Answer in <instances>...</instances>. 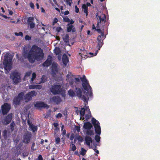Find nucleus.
I'll return each mask as SVG.
<instances>
[{
  "mask_svg": "<svg viewBox=\"0 0 160 160\" xmlns=\"http://www.w3.org/2000/svg\"><path fill=\"white\" fill-rule=\"evenodd\" d=\"M24 95V93L22 92L20 93L17 97H15L13 100V103L14 104L17 105H18L23 100L24 101V98L23 97Z\"/></svg>",
  "mask_w": 160,
  "mask_h": 160,
  "instance_id": "nucleus-10",
  "label": "nucleus"
},
{
  "mask_svg": "<svg viewBox=\"0 0 160 160\" xmlns=\"http://www.w3.org/2000/svg\"><path fill=\"white\" fill-rule=\"evenodd\" d=\"M31 138V134L30 133H26L23 136L22 141L24 143H28L30 142Z\"/></svg>",
  "mask_w": 160,
  "mask_h": 160,
  "instance_id": "nucleus-13",
  "label": "nucleus"
},
{
  "mask_svg": "<svg viewBox=\"0 0 160 160\" xmlns=\"http://www.w3.org/2000/svg\"><path fill=\"white\" fill-rule=\"evenodd\" d=\"M64 41L66 42H68L69 39V37L68 35L66 34L63 37Z\"/></svg>",
  "mask_w": 160,
  "mask_h": 160,
  "instance_id": "nucleus-33",
  "label": "nucleus"
},
{
  "mask_svg": "<svg viewBox=\"0 0 160 160\" xmlns=\"http://www.w3.org/2000/svg\"><path fill=\"white\" fill-rule=\"evenodd\" d=\"M63 19L65 22H70V19L67 17L64 18Z\"/></svg>",
  "mask_w": 160,
  "mask_h": 160,
  "instance_id": "nucleus-44",
  "label": "nucleus"
},
{
  "mask_svg": "<svg viewBox=\"0 0 160 160\" xmlns=\"http://www.w3.org/2000/svg\"><path fill=\"white\" fill-rule=\"evenodd\" d=\"M13 13V12L11 11H9V14L11 15H12V14Z\"/></svg>",
  "mask_w": 160,
  "mask_h": 160,
  "instance_id": "nucleus-60",
  "label": "nucleus"
},
{
  "mask_svg": "<svg viewBox=\"0 0 160 160\" xmlns=\"http://www.w3.org/2000/svg\"><path fill=\"white\" fill-rule=\"evenodd\" d=\"M86 110V108L85 109L84 108H81V110L80 111V119H82V120H83L84 119V118L83 117L85 112V110Z\"/></svg>",
  "mask_w": 160,
  "mask_h": 160,
  "instance_id": "nucleus-24",
  "label": "nucleus"
},
{
  "mask_svg": "<svg viewBox=\"0 0 160 160\" xmlns=\"http://www.w3.org/2000/svg\"><path fill=\"white\" fill-rule=\"evenodd\" d=\"M86 152V150H85L83 148H82L81 153L82 155H84Z\"/></svg>",
  "mask_w": 160,
  "mask_h": 160,
  "instance_id": "nucleus-37",
  "label": "nucleus"
},
{
  "mask_svg": "<svg viewBox=\"0 0 160 160\" xmlns=\"http://www.w3.org/2000/svg\"><path fill=\"white\" fill-rule=\"evenodd\" d=\"M74 134H72L70 137V140H73V138H74Z\"/></svg>",
  "mask_w": 160,
  "mask_h": 160,
  "instance_id": "nucleus-54",
  "label": "nucleus"
},
{
  "mask_svg": "<svg viewBox=\"0 0 160 160\" xmlns=\"http://www.w3.org/2000/svg\"><path fill=\"white\" fill-rule=\"evenodd\" d=\"M86 110L88 112V113L85 115V118L86 120H88L91 116V113L90 112V109L88 107H85Z\"/></svg>",
  "mask_w": 160,
  "mask_h": 160,
  "instance_id": "nucleus-25",
  "label": "nucleus"
},
{
  "mask_svg": "<svg viewBox=\"0 0 160 160\" xmlns=\"http://www.w3.org/2000/svg\"><path fill=\"white\" fill-rule=\"evenodd\" d=\"M60 138H55V143L56 144H58L60 142Z\"/></svg>",
  "mask_w": 160,
  "mask_h": 160,
  "instance_id": "nucleus-36",
  "label": "nucleus"
},
{
  "mask_svg": "<svg viewBox=\"0 0 160 160\" xmlns=\"http://www.w3.org/2000/svg\"><path fill=\"white\" fill-rule=\"evenodd\" d=\"M12 117V114L10 113L8 114L3 121V123L5 124L9 123L11 121Z\"/></svg>",
  "mask_w": 160,
  "mask_h": 160,
  "instance_id": "nucleus-15",
  "label": "nucleus"
},
{
  "mask_svg": "<svg viewBox=\"0 0 160 160\" xmlns=\"http://www.w3.org/2000/svg\"><path fill=\"white\" fill-rule=\"evenodd\" d=\"M52 61V57L49 56H48L47 59L43 63V66L44 67H48L51 64Z\"/></svg>",
  "mask_w": 160,
  "mask_h": 160,
  "instance_id": "nucleus-16",
  "label": "nucleus"
},
{
  "mask_svg": "<svg viewBox=\"0 0 160 160\" xmlns=\"http://www.w3.org/2000/svg\"><path fill=\"white\" fill-rule=\"evenodd\" d=\"M27 122L29 125V128L33 132L37 131V127L36 126H34L32 124V122L29 120H28Z\"/></svg>",
  "mask_w": 160,
  "mask_h": 160,
  "instance_id": "nucleus-18",
  "label": "nucleus"
},
{
  "mask_svg": "<svg viewBox=\"0 0 160 160\" xmlns=\"http://www.w3.org/2000/svg\"><path fill=\"white\" fill-rule=\"evenodd\" d=\"M92 124L94 126L96 133L99 135H100L101 132L100 123L94 118H92Z\"/></svg>",
  "mask_w": 160,
  "mask_h": 160,
  "instance_id": "nucleus-8",
  "label": "nucleus"
},
{
  "mask_svg": "<svg viewBox=\"0 0 160 160\" xmlns=\"http://www.w3.org/2000/svg\"><path fill=\"white\" fill-rule=\"evenodd\" d=\"M75 12L77 13H78L79 12V8H78L77 6H76L75 7Z\"/></svg>",
  "mask_w": 160,
  "mask_h": 160,
  "instance_id": "nucleus-52",
  "label": "nucleus"
},
{
  "mask_svg": "<svg viewBox=\"0 0 160 160\" xmlns=\"http://www.w3.org/2000/svg\"><path fill=\"white\" fill-rule=\"evenodd\" d=\"M30 5L31 8H34V5L33 3L31 2L30 3Z\"/></svg>",
  "mask_w": 160,
  "mask_h": 160,
  "instance_id": "nucleus-49",
  "label": "nucleus"
},
{
  "mask_svg": "<svg viewBox=\"0 0 160 160\" xmlns=\"http://www.w3.org/2000/svg\"><path fill=\"white\" fill-rule=\"evenodd\" d=\"M67 80L68 82H69L70 84L72 85L73 84V80L72 79V77L70 75H67Z\"/></svg>",
  "mask_w": 160,
  "mask_h": 160,
  "instance_id": "nucleus-27",
  "label": "nucleus"
},
{
  "mask_svg": "<svg viewBox=\"0 0 160 160\" xmlns=\"http://www.w3.org/2000/svg\"><path fill=\"white\" fill-rule=\"evenodd\" d=\"M15 35L17 36H20L22 37L23 36V33L21 32H20L19 33L15 32Z\"/></svg>",
  "mask_w": 160,
  "mask_h": 160,
  "instance_id": "nucleus-39",
  "label": "nucleus"
},
{
  "mask_svg": "<svg viewBox=\"0 0 160 160\" xmlns=\"http://www.w3.org/2000/svg\"><path fill=\"white\" fill-rule=\"evenodd\" d=\"M83 52H81L80 53H79V54L81 55V56L82 57H83V56H86L85 53L86 51L84 50H83Z\"/></svg>",
  "mask_w": 160,
  "mask_h": 160,
  "instance_id": "nucleus-40",
  "label": "nucleus"
},
{
  "mask_svg": "<svg viewBox=\"0 0 160 160\" xmlns=\"http://www.w3.org/2000/svg\"><path fill=\"white\" fill-rule=\"evenodd\" d=\"M50 100L51 102H54L56 103H58L61 101L60 98L58 97H53L50 98Z\"/></svg>",
  "mask_w": 160,
  "mask_h": 160,
  "instance_id": "nucleus-19",
  "label": "nucleus"
},
{
  "mask_svg": "<svg viewBox=\"0 0 160 160\" xmlns=\"http://www.w3.org/2000/svg\"><path fill=\"white\" fill-rule=\"evenodd\" d=\"M85 141L87 145L88 146H90V144L92 142V140L90 137L87 136L85 138Z\"/></svg>",
  "mask_w": 160,
  "mask_h": 160,
  "instance_id": "nucleus-23",
  "label": "nucleus"
},
{
  "mask_svg": "<svg viewBox=\"0 0 160 160\" xmlns=\"http://www.w3.org/2000/svg\"><path fill=\"white\" fill-rule=\"evenodd\" d=\"M68 93L69 95L72 97H74L75 96V93L72 90L70 89L69 90Z\"/></svg>",
  "mask_w": 160,
  "mask_h": 160,
  "instance_id": "nucleus-32",
  "label": "nucleus"
},
{
  "mask_svg": "<svg viewBox=\"0 0 160 160\" xmlns=\"http://www.w3.org/2000/svg\"><path fill=\"white\" fill-rule=\"evenodd\" d=\"M28 47H24L23 55L25 58H27L30 62L33 63L36 60L39 61L43 58V50L37 46H32L28 53Z\"/></svg>",
  "mask_w": 160,
  "mask_h": 160,
  "instance_id": "nucleus-1",
  "label": "nucleus"
},
{
  "mask_svg": "<svg viewBox=\"0 0 160 160\" xmlns=\"http://www.w3.org/2000/svg\"><path fill=\"white\" fill-rule=\"evenodd\" d=\"M10 55L7 53H6L4 57V65L5 70V72L6 74L9 72L11 68V62L12 59L9 56Z\"/></svg>",
  "mask_w": 160,
  "mask_h": 160,
  "instance_id": "nucleus-5",
  "label": "nucleus"
},
{
  "mask_svg": "<svg viewBox=\"0 0 160 160\" xmlns=\"http://www.w3.org/2000/svg\"><path fill=\"white\" fill-rule=\"evenodd\" d=\"M65 1L67 4H68L69 6H71L72 3V2H71L70 0H64Z\"/></svg>",
  "mask_w": 160,
  "mask_h": 160,
  "instance_id": "nucleus-43",
  "label": "nucleus"
},
{
  "mask_svg": "<svg viewBox=\"0 0 160 160\" xmlns=\"http://www.w3.org/2000/svg\"><path fill=\"white\" fill-rule=\"evenodd\" d=\"M59 49H56L55 50L54 52L55 53L56 55H58L59 54Z\"/></svg>",
  "mask_w": 160,
  "mask_h": 160,
  "instance_id": "nucleus-47",
  "label": "nucleus"
},
{
  "mask_svg": "<svg viewBox=\"0 0 160 160\" xmlns=\"http://www.w3.org/2000/svg\"><path fill=\"white\" fill-rule=\"evenodd\" d=\"M61 86L59 84H56L52 85L50 88L51 92L54 94H58L62 91Z\"/></svg>",
  "mask_w": 160,
  "mask_h": 160,
  "instance_id": "nucleus-6",
  "label": "nucleus"
},
{
  "mask_svg": "<svg viewBox=\"0 0 160 160\" xmlns=\"http://www.w3.org/2000/svg\"><path fill=\"white\" fill-rule=\"evenodd\" d=\"M69 13V12L68 11H66L65 12L64 14L65 15H68Z\"/></svg>",
  "mask_w": 160,
  "mask_h": 160,
  "instance_id": "nucleus-58",
  "label": "nucleus"
},
{
  "mask_svg": "<svg viewBox=\"0 0 160 160\" xmlns=\"http://www.w3.org/2000/svg\"><path fill=\"white\" fill-rule=\"evenodd\" d=\"M78 140L79 142H81L82 141V138L80 136L77 135L76 136L74 139V143H75L76 141Z\"/></svg>",
  "mask_w": 160,
  "mask_h": 160,
  "instance_id": "nucleus-26",
  "label": "nucleus"
},
{
  "mask_svg": "<svg viewBox=\"0 0 160 160\" xmlns=\"http://www.w3.org/2000/svg\"><path fill=\"white\" fill-rule=\"evenodd\" d=\"M25 39L26 40H30L31 39V38L28 35H26L25 37Z\"/></svg>",
  "mask_w": 160,
  "mask_h": 160,
  "instance_id": "nucleus-42",
  "label": "nucleus"
},
{
  "mask_svg": "<svg viewBox=\"0 0 160 160\" xmlns=\"http://www.w3.org/2000/svg\"><path fill=\"white\" fill-rule=\"evenodd\" d=\"M62 134L63 135H65L66 133V131L65 130H62Z\"/></svg>",
  "mask_w": 160,
  "mask_h": 160,
  "instance_id": "nucleus-57",
  "label": "nucleus"
},
{
  "mask_svg": "<svg viewBox=\"0 0 160 160\" xmlns=\"http://www.w3.org/2000/svg\"><path fill=\"white\" fill-rule=\"evenodd\" d=\"M11 78L12 79L14 83L17 84L21 81L20 77L17 71L12 72L10 75Z\"/></svg>",
  "mask_w": 160,
  "mask_h": 160,
  "instance_id": "nucleus-7",
  "label": "nucleus"
},
{
  "mask_svg": "<svg viewBox=\"0 0 160 160\" xmlns=\"http://www.w3.org/2000/svg\"><path fill=\"white\" fill-rule=\"evenodd\" d=\"M104 34L103 32H102L101 35H99L97 37L98 45L97 48L98 50H100L101 47L103 44V41L102 40V38L103 37Z\"/></svg>",
  "mask_w": 160,
  "mask_h": 160,
  "instance_id": "nucleus-12",
  "label": "nucleus"
},
{
  "mask_svg": "<svg viewBox=\"0 0 160 160\" xmlns=\"http://www.w3.org/2000/svg\"><path fill=\"white\" fill-rule=\"evenodd\" d=\"M62 60L63 64L66 66L69 60L67 56L64 54L62 57Z\"/></svg>",
  "mask_w": 160,
  "mask_h": 160,
  "instance_id": "nucleus-21",
  "label": "nucleus"
},
{
  "mask_svg": "<svg viewBox=\"0 0 160 160\" xmlns=\"http://www.w3.org/2000/svg\"><path fill=\"white\" fill-rule=\"evenodd\" d=\"M96 17L98 22L96 25L97 28L96 30L99 33L101 32L100 28H102L105 25L106 22V16L101 12H98L97 13Z\"/></svg>",
  "mask_w": 160,
  "mask_h": 160,
  "instance_id": "nucleus-4",
  "label": "nucleus"
},
{
  "mask_svg": "<svg viewBox=\"0 0 160 160\" xmlns=\"http://www.w3.org/2000/svg\"><path fill=\"white\" fill-rule=\"evenodd\" d=\"M34 21V18L33 17H29L28 19V23L33 22Z\"/></svg>",
  "mask_w": 160,
  "mask_h": 160,
  "instance_id": "nucleus-34",
  "label": "nucleus"
},
{
  "mask_svg": "<svg viewBox=\"0 0 160 160\" xmlns=\"http://www.w3.org/2000/svg\"><path fill=\"white\" fill-rule=\"evenodd\" d=\"M86 5H87V7H88V6H90L91 5L90 3H87Z\"/></svg>",
  "mask_w": 160,
  "mask_h": 160,
  "instance_id": "nucleus-62",
  "label": "nucleus"
},
{
  "mask_svg": "<svg viewBox=\"0 0 160 160\" xmlns=\"http://www.w3.org/2000/svg\"><path fill=\"white\" fill-rule=\"evenodd\" d=\"M75 130L78 132H79L80 130V127L79 126H76L75 127Z\"/></svg>",
  "mask_w": 160,
  "mask_h": 160,
  "instance_id": "nucleus-45",
  "label": "nucleus"
},
{
  "mask_svg": "<svg viewBox=\"0 0 160 160\" xmlns=\"http://www.w3.org/2000/svg\"><path fill=\"white\" fill-rule=\"evenodd\" d=\"M92 127V124L89 122L85 123L83 125V128L87 130L90 129Z\"/></svg>",
  "mask_w": 160,
  "mask_h": 160,
  "instance_id": "nucleus-20",
  "label": "nucleus"
},
{
  "mask_svg": "<svg viewBox=\"0 0 160 160\" xmlns=\"http://www.w3.org/2000/svg\"><path fill=\"white\" fill-rule=\"evenodd\" d=\"M35 108L38 109H40L41 108H48V105L43 102H37L34 105Z\"/></svg>",
  "mask_w": 160,
  "mask_h": 160,
  "instance_id": "nucleus-14",
  "label": "nucleus"
},
{
  "mask_svg": "<svg viewBox=\"0 0 160 160\" xmlns=\"http://www.w3.org/2000/svg\"><path fill=\"white\" fill-rule=\"evenodd\" d=\"M73 25H71L69 26L67 28V30L68 32H70L72 31V32H75L76 31L75 28H73Z\"/></svg>",
  "mask_w": 160,
  "mask_h": 160,
  "instance_id": "nucleus-28",
  "label": "nucleus"
},
{
  "mask_svg": "<svg viewBox=\"0 0 160 160\" xmlns=\"http://www.w3.org/2000/svg\"><path fill=\"white\" fill-rule=\"evenodd\" d=\"M11 105L5 103L1 107L2 113L3 115L6 114L11 109Z\"/></svg>",
  "mask_w": 160,
  "mask_h": 160,
  "instance_id": "nucleus-11",
  "label": "nucleus"
},
{
  "mask_svg": "<svg viewBox=\"0 0 160 160\" xmlns=\"http://www.w3.org/2000/svg\"><path fill=\"white\" fill-rule=\"evenodd\" d=\"M73 142H71V144L70 145V149L72 151H75L76 149V147L75 145L73 143Z\"/></svg>",
  "mask_w": 160,
  "mask_h": 160,
  "instance_id": "nucleus-31",
  "label": "nucleus"
},
{
  "mask_svg": "<svg viewBox=\"0 0 160 160\" xmlns=\"http://www.w3.org/2000/svg\"><path fill=\"white\" fill-rule=\"evenodd\" d=\"M59 68L58 64L55 62H53L52 64V74H55L58 72Z\"/></svg>",
  "mask_w": 160,
  "mask_h": 160,
  "instance_id": "nucleus-17",
  "label": "nucleus"
},
{
  "mask_svg": "<svg viewBox=\"0 0 160 160\" xmlns=\"http://www.w3.org/2000/svg\"><path fill=\"white\" fill-rule=\"evenodd\" d=\"M75 79L76 82H80V80L79 78H75Z\"/></svg>",
  "mask_w": 160,
  "mask_h": 160,
  "instance_id": "nucleus-56",
  "label": "nucleus"
},
{
  "mask_svg": "<svg viewBox=\"0 0 160 160\" xmlns=\"http://www.w3.org/2000/svg\"><path fill=\"white\" fill-rule=\"evenodd\" d=\"M82 8L83 9V11L86 14V16L88 15V7L86 4H84L82 6Z\"/></svg>",
  "mask_w": 160,
  "mask_h": 160,
  "instance_id": "nucleus-29",
  "label": "nucleus"
},
{
  "mask_svg": "<svg viewBox=\"0 0 160 160\" xmlns=\"http://www.w3.org/2000/svg\"><path fill=\"white\" fill-rule=\"evenodd\" d=\"M32 73V72H27L24 78V80H28V78H30L29 82L30 83L33 84L35 83L37 84H39L41 83H43L46 82L47 81V78L45 75H43L41 79V81L39 82H34V80L35 79L36 77V74L35 73H32V75L31 76Z\"/></svg>",
  "mask_w": 160,
  "mask_h": 160,
  "instance_id": "nucleus-3",
  "label": "nucleus"
},
{
  "mask_svg": "<svg viewBox=\"0 0 160 160\" xmlns=\"http://www.w3.org/2000/svg\"><path fill=\"white\" fill-rule=\"evenodd\" d=\"M81 80L82 82V86L84 89L88 92L87 93L84 92V95H82L81 90L80 88H76V92L77 96L79 98H81L86 102H88V99L89 98L88 95L91 97L92 93L91 92V87L89 84L88 81L86 79L85 75L82 78H81Z\"/></svg>",
  "mask_w": 160,
  "mask_h": 160,
  "instance_id": "nucleus-2",
  "label": "nucleus"
},
{
  "mask_svg": "<svg viewBox=\"0 0 160 160\" xmlns=\"http://www.w3.org/2000/svg\"><path fill=\"white\" fill-rule=\"evenodd\" d=\"M28 24L30 26V27L31 28H34L35 26V23H34L33 22L28 23Z\"/></svg>",
  "mask_w": 160,
  "mask_h": 160,
  "instance_id": "nucleus-38",
  "label": "nucleus"
},
{
  "mask_svg": "<svg viewBox=\"0 0 160 160\" xmlns=\"http://www.w3.org/2000/svg\"><path fill=\"white\" fill-rule=\"evenodd\" d=\"M100 137L98 135H96L95 137V139L96 142H99L100 141Z\"/></svg>",
  "mask_w": 160,
  "mask_h": 160,
  "instance_id": "nucleus-35",
  "label": "nucleus"
},
{
  "mask_svg": "<svg viewBox=\"0 0 160 160\" xmlns=\"http://www.w3.org/2000/svg\"><path fill=\"white\" fill-rule=\"evenodd\" d=\"M62 116V114L60 113H58V114H57L56 116V117L57 118H61Z\"/></svg>",
  "mask_w": 160,
  "mask_h": 160,
  "instance_id": "nucleus-46",
  "label": "nucleus"
},
{
  "mask_svg": "<svg viewBox=\"0 0 160 160\" xmlns=\"http://www.w3.org/2000/svg\"><path fill=\"white\" fill-rule=\"evenodd\" d=\"M44 142V140L43 139H42L41 142V144H42V145H43V144Z\"/></svg>",
  "mask_w": 160,
  "mask_h": 160,
  "instance_id": "nucleus-61",
  "label": "nucleus"
},
{
  "mask_svg": "<svg viewBox=\"0 0 160 160\" xmlns=\"http://www.w3.org/2000/svg\"><path fill=\"white\" fill-rule=\"evenodd\" d=\"M87 135L92 136L94 135V132L92 130L90 129L87 130L86 132Z\"/></svg>",
  "mask_w": 160,
  "mask_h": 160,
  "instance_id": "nucleus-30",
  "label": "nucleus"
},
{
  "mask_svg": "<svg viewBox=\"0 0 160 160\" xmlns=\"http://www.w3.org/2000/svg\"><path fill=\"white\" fill-rule=\"evenodd\" d=\"M58 20L57 18H54L53 22V25H54L55 23H57L58 22Z\"/></svg>",
  "mask_w": 160,
  "mask_h": 160,
  "instance_id": "nucleus-50",
  "label": "nucleus"
},
{
  "mask_svg": "<svg viewBox=\"0 0 160 160\" xmlns=\"http://www.w3.org/2000/svg\"><path fill=\"white\" fill-rule=\"evenodd\" d=\"M58 124L57 123H53V125L56 128H57L58 126Z\"/></svg>",
  "mask_w": 160,
  "mask_h": 160,
  "instance_id": "nucleus-55",
  "label": "nucleus"
},
{
  "mask_svg": "<svg viewBox=\"0 0 160 160\" xmlns=\"http://www.w3.org/2000/svg\"><path fill=\"white\" fill-rule=\"evenodd\" d=\"M37 94V92L34 91L29 92L24 97V102H28L32 99V97L35 96Z\"/></svg>",
  "mask_w": 160,
  "mask_h": 160,
  "instance_id": "nucleus-9",
  "label": "nucleus"
},
{
  "mask_svg": "<svg viewBox=\"0 0 160 160\" xmlns=\"http://www.w3.org/2000/svg\"><path fill=\"white\" fill-rule=\"evenodd\" d=\"M91 148H92V149H93L94 151H95V150H96V146H95V147H91Z\"/></svg>",
  "mask_w": 160,
  "mask_h": 160,
  "instance_id": "nucleus-59",
  "label": "nucleus"
},
{
  "mask_svg": "<svg viewBox=\"0 0 160 160\" xmlns=\"http://www.w3.org/2000/svg\"><path fill=\"white\" fill-rule=\"evenodd\" d=\"M15 126V124L13 122L12 123L10 124V127L12 130H14V128Z\"/></svg>",
  "mask_w": 160,
  "mask_h": 160,
  "instance_id": "nucleus-41",
  "label": "nucleus"
},
{
  "mask_svg": "<svg viewBox=\"0 0 160 160\" xmlns=\"http://www.w3.org/2000/svg\"><path fill=\"white\" fill-rule=\"evenodd\" d=\"M70 22V23L68 24V26H69L70 24H73L74 22V21H73L72 20H72H70V22Z\"/></svg>",
  "mask_w": 160,
  "mask_h": 160,
  "instance_id": "nucleus-53",
  "label": "nucleus"
},
{
  "mask_svg": "<svg viewBox=\"0 0 160 160\" xmlns=\"http://www.w3.org/2000/svg\"><path fill=\"white\" fill-rule=\"evenodd\" d=\"M62 30V29L61 27H58L56 28V31L58 32H60L61 30Z\"/></svg>",
  "mask_w": 160,
  "mask_h": 160,
  "instance_id": "nucleus-48",
  "label": "nucleus"
},
{
  "mask_svg": "<svg viewBox=\"0 0 160 160\" xmlns=\"http://www.w3.org/2000/svg\"><path fill=\"white\" fill-rule=\"evenodd\" d=\"M56 38L57 40H59L60 39V38L58 36H56Z\"/></svg>",
  "mask_w": 160,
  "mask_h": 160,
  "instance_id": "nucleus-63",
  "label": "nucleus"
},
{
  "mask_svg": "<svg viewBox=\"0 0 160 160\" xmlns=\"http://www.w3.org/2000/svg\"><path fill=\"white\" fill-rule=\"evenodd\" d=\"M38 160H42V158L41 155H39L38 156Z\"/></svg>",
  "mask_w": 160,
  "mask_h": 160,
  "instance_id": "nucleus-51",
  "label": "nucleus"
},
{
  "mask_svg": "<svg viewBox=\"0 0 160 160\" xmlns=\"http://www.w3.org/2000/svg\"><path fill=\"white\" fill-rule=\"evenodd\" d=\"M36 6H37V8L38 9L39 8V6L38 3L36 4Z\"/></svg>",
  "mask_w": 160,
  "mask_h": 160,
  "instance_id": "nucleus-64",
  "label": "nucleus"
},
{
  "mask_svg": "<svg viewBox=\"0 0 160 160\" xmlns=\"http://www.w3.org/2000/svg\"><path fill=\"white\" fill-rule=\"evenodd\" d=\"M42 88V86L41 85H29V88L30 89H41Z\"/></svg>",
  "mask_w": 160,
  "mask_h": 160,
  "instance_id": "nucleus-22",
  "label": "nucleus"
}]
</instances>
